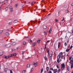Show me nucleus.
Segmentation results:
<instances>
[{
  "instance_id": "nucleus-1",
  "label": "nucleus",
  "mask_w": 73,
  "mask_h": 73,
  "mask_svg": "<svg viewBox=\"0 0 73 73\" xmlns=\"http://www.w3.org/2000/svg\"><path fill=\"white\" fill-rule=\"evenodd\" d=\"M10 11L11 12H13V7H12L11 6L10 7Z\"/></svg>"
},
{
  "instance_id": "nucleus-2",
  "label": "nucleus",
  "mask_w": 73,
  "mask_h": 73,
  "mask_svg": "<svg viewBox=\"0 0 73 73\" xmlns=\"http://www.w3.org/2000/svg\"><path fill=\"white\" fill-rule=\"evenodd\" d=\"M61 66H62L61 68H65V64L63 63L61 64Z\"/></svg>"
},
{
  "instance_id": "nucleus-3",
  "label": "nucleus",
  "mask_w": 73,
  "mask_h": 73,
  "mask_svg": "<svg viewBox=\"0 0 73 73\" xmlns=\"http://www.w3.org/2000/svg\"><path fill=\"white\" fill-rule=\"evenodd\" d=\"M33 65H35V66H36L37 65V62H36V63H33Z\"/></svg>"
},
{
  "instance_id": "nucleus-4",
  "label": "nucleus",
  "mask_w": 73,
  "mask_h": 73,
  "mask_svg": "<svg viewBox=\"0 0 73 73\" xmlns=\"http://www.w3.org/2000/svg\"><path fill=\"white\" fill-rule=\"evenodd\" d=\"M52 54H50L49 55V58H50V60H52Z\"/></svg>"
},
{
  "instance_id": "nucleus-5",
  "label": "nucleus",
  "mask_w": 73,
  "mask_h": 73,
  "mask_svg": "<svg viewBox=\"0 0 73 73\" xmlns=\"http://www.w3.org/2000/svg\"><path fill=\"white\" fill-rule=\"evenodd\" d=\"M61 57L62 59H64V60H65V55H62Z\"/></svg>"
},
{
  "instance_id": "nucleus-6",
  "label": "nucleus",
  "mask_w": 73,
  "mask_h": 73,
  "mask_svg": "<svg viewBox=\"0 0 73 73\" xmlns=\"http://www.w3.org/2000/svg\"><path fill=\"white\" fill-rule=\"evenodd\" d=\"M60 56H63V53L62 52H61L59 54V55Z\"/></svg>"
},
{
  "instance_id": "nucleus-7",
  "label": "nucleus",
  "mask_w": 73,
  "mask_h": 73,
  "mask_svg": "<svg viewBox=\"0 0 73 73\" xmlns=\"http://www.w3.org/2000/svg\"><path fill=\"white\" fill-rule=\"evenodd\" d=\"M5 35L6 36H8L9 35V33H8V32H6L5 33Z\"/></svg>"
},
{
  "instance_id": "nucleus-8",
  "label": "nucleus",
  "mask_w": 73,
  "mask_h": 73,
  "mask_svg": "<svg viewBox=\"0 0 73 73\" xmlns=\"http://www.w3.org/2000/svg\"><path fill=\"white\" fill-rule=\"evenodd\" d=\"M6 46H7V48H9V47H10V46H11V44H7V45H6Z\"/></svg>"
},
{
  "instance_id": "nucleus-9",
  "label": "nucleus",
  "mask_w": 73,
  "mask_h": 73,
  "mask_svg": "<svg viewBox=\"0 0 73 73\" xmlns=\"http://www.w3.org/2000/svg\"><path fill=\"white\" fill-rule=\"evenodd\" d=\"M49 48H47V53L48 54H49Z\"/></svg>"
},
{
  "instance_id": "nucleus-10",
  "label": "nucleus",
  "mask_w": 73,
  "mask_h": 73,
  "mask_svg": "<svg viewBox=\"0 0 73 73\" xmlns=\"http://www.w3.org/2000/svg\"><path fill=\"white\" fill-rule=\"evenodd\" d=\"M69 68H70V67L68 66L67 68V71H69Z\"/></svg>"
},
{
  "instance_id": "nucleus-11",
  "label": "nucleus",
  "mask_w": 73,
  "mask_h": 73,
  "mask_svg": "<svg viewBox=\"0 0 73 73\" xmlns=\"http://www.w3.org/2000/svg\"><path fill=\"white\" fill-rule=\"evenodd\" d=\"M17 22H18V21L17 20H15L14 21L13 23H17Z\"/></svg>"
},
{
  "instance_id": "nucleus-12",
  "label": "nucleus",
  "mask_w": 73,
  "mask_h": 73,
  "mask_svg": "<svg viewBox=\"0 0 73 73\" xmlns=\"http://www.w3.org/2000/svg\"><path fill=\"white\" fill-rule=\"evenodd\" d=\"M4 57L5 58H6V59L7 58H8V56H7L5 55L4 56Z\"/></svg>"
},
{
  "instance_id": "nucleus-13",
  "label": "nucleus",
  "mask_w": 73,
  "mask_h": 73,
  "mask_svg": "<svg viewBox=\"0 0 73 73\" xmlns=\"http://www.w3.org/2000/svg\"><path fill=\"white\" fill-rule=\"evenodd\" d=\"M30 64H28L27 65V68H30Z\"/></svg>"
},
{
  "instance_id": "nucleus-14",
  "label": "nucleus",
  "mask_w": 73,
  "mask_h": 73,
  "mask_svg": "<svg viewBox=\"0 0 73 73\" xmlns=\"http://www.w3.org/2000/svg\"><path fill=\"white\" fill-rule=\"evenodd\" d=\"M3 52H0V56H1L3 55Z\"/></svg>"
},
{
  "instance_id": "nucleus-15",
  "label": "nucleus",
  "mask_w": 73,
  "mask_h": 73,
  "mask_svg": "<svg viewBox=\"0 0 73 73\" xmlns=\"http://www.w3.org/2000/svg\"><path fill=\"white\" fill-rule=\"evenodd\" d=\"M52 31V30H51V28H50V29L49 30V33L50 34L51 33V32Z\"/></svg>"
},
{
  "instance_id": "nucleus-16",
  "label": "nucleus",
  "mask_w": 73,
  "mask_h": 73,
  "mask_svg": "<svg viewBox=\"0 0 73 73\" xmlns=\"http://www.w3.org/2000/svg\"><path fill=\"white\" fill-rule=\"evenodd\" d=\"M4 70H5V72H7V70H8V68H5V69Z\"/></svg>"
},
{
  "instance_id": "nucleus-17",
  "label": "nucleus",
  "mask_w": 73,
  "mask_h": 73,
  "mask_svg": "<svg viewBox=\"0 0 73 73\" xmlns=\"http://www.w3.org/2000/svg\"><path fill=\"white\" fill-rule=\"evenodd\" d=\"M46 69L47 71H48V70H49V67H47Z\"/></svg>"
},
{
  "instance_id": "nucleus-18",
  "label": "nucleus",
  "mask_w": 73,
  "mask_h": 73,
  "mask_svg": "<svg viewBox=\"0 0 73 73\" xmlns=\"http://www.w3.org/2000/svg\"><path fill=\"white\" fill-rule=\"evenodd\" d=\"M60 57H61V56H59V55L58 56H57V58L58 59H59V58H60Z\"/></svg>"
},
{
  "instance_id": "nucleus-19",
  "label": "nucleus",
  "mask_w": 73,
  "mask_h": 73,
  "mask_svg": "<svg viewBox=\"0 0 73 73\" xmlns=\"http://www.w3.org/2000/svg\"><path fill=\"white\" fill-rule=\"evenodd\" d=\"M60 43L59 42L58 43V48H60Z\"/></svg>"
},
{
  "instance_id": "nucleus-20",
  "label": "nucleus",
  "mask_w": 73,
  "mask_h": 73,
  "mask_svg": "<svg viewBox=\"0 0 73 73\" xmlns=\"http://www.w3.org/2000/svg\"><path fill=\"white\" fill-rule=\"evenodd\" d=\"M40 41L41 40L40 39H38V40L37 41V42H38V43H40Z\"/></svg>"
},
{
  "instance_id": "nucleus-21",
  "label": "nucleus",
  "mask_w": 73,
  "mask_h": 73,
  "mask_svg": "<svg viewBox=\"0 0 73 73\" xmlns=\"http://www.w3.org/2000/svg\"><path fill=\"white\" fill-rule=\"evenodd\" d=\"M43 70H44V69H43V68H42V69H41L40 73H42V72H43Z\"/></svg>"
},
{
  "instance_id": "nucleus-22",
  "label": "nucleus",
  "mask_w": 73,
  "mask_h": 73,
  "mask_svg": "<svg viewBox=\"0 0 73 73\" xmlns=\"http://www.w3.org/2000/svg\"><path fill=\"white\" fill-rule=\"evenodd\" d=\"M3 32V30H1L0 31V34H1Z\"/></svg>"
},
{
  "instance_id": "nucleus-23",
  "label": "nucleus",
  "mask_w": 73,
  "mask_h": 73,
  "mask_svg": "<svg viewBox=\"0 0 73 73\" xmlns=\"http://www.w3.org/2000/svg\"><path fill=\"white\" fill-rule=\"evenodd\" d=\"M43 28L44 29H46V26H43Z\"/></svg>"
},
{
  "instance_id": "nucleus-24",
  "label": "nucleus",
  "mask_w": 73,
  "mask_h": 73,
  "mask_svg": "<svg viewBox=\"0 0 73 73\" xmlns=\"http://www.w3.org/2000/svg\"><path fill=\"white\" fill-rule=\"evenodd\" d=\"M69 50H70V49H67L66 50V52H69Z\"/></svg>"
},
{
  "instance_id": "nucleus-25",
  "label": "nucleus",
  "mask_w": 73,
  "mask_h": 73,
  "mask_svg": "<svg viewBox=\"0 0 73 73\" xmlns=\"http://www.w3.org/2000/svg\"><path fill=\"white\" fill-rule=\"evenodd\" d=\"M54 72H57V70L54 69Z\"/></svg>"
},
{
  "instance_id": "nucleus-26",
  "label": "nucleus",
  "mask_w": 73,
  "mask_h": 73,
  "mask_svg": "<svg viewBox=\"0 0 73 73\" xmlns=\"http://www.w3.org/2000/svg\"><path fill=\"white\" fill-rule=\"evenodd\" d=\"M15 44H16V43L15 42H13V44H12V45L13 46H14V45H15Z\"/></svg>"
},
{
  "instance_id": "nucleus-27",
  "label": "nucleus",
  "mask_w": 73,
  "mask_h": 73,
  "mask_svg": "<svg viewBox=\"0 0 73 73\" xmlns=\"http://www.w3.org/2000/svg\"><path fill=\"white\" fill-rule=\"evenodd\" d=\"M70 63H71V64H73V61L72 60H70Z\"/></svg>"
},
{
  "instance_id": "nucleus-28",
  "label": "nucleus",
  "mask_w": 73,
  "mask_h": 73,
  "mask_svg": "<svg viewBox=\"0 0 73 73\" xmlns=\"http://www.w3.org/2000/svg\"><path fill=\"white\" fill-rule=\"evenodd\" d=\"M23 45H25L26 44V42H23Z\"/></svg>"
},
{
  "instance_id": "nucleus-29",
  "label": "nucleus",
  "mask_w": 73,
  "mask_h": 73,
  "mask_svg": "<svg viewBox=\"0 0 73 73\" xmlns=\"http://www.w3.org/2000/svg\"><path fill=\"white\" fill-rule=\"evenodd\" d=\"M7 56L8 57V58H9V57H11V56H12V54H10Z\"/></svg>"
},
{
  "instance_id": "nucleus-30",
  "label": "nucleus",
  "mask_w": 73,
  "mask_h": 73,
  "mask_svg": "<svg viewBox=\"0 0 73 73\" xmlns=\"http://www.w3.org/2000/svg\"><path fill=\"white\" fill-rule=\"evenodd\" d=\"M36 3V2H33L31 3L32 5H33V4H34L35 3Z\"/></svg>"
},
{
  "instance_id": "nucleus-31",
  "label": "nucleus",
  "mask_w": 73,
  "mask_h": 73,
  "mask_svg": "<svg viewBox=\"0 0 73 73\" xmlns=\"http://www.w3.org/2000/svg\"><path fill=\"white\" fill-rule=\"evenodd\" d=\"M42 12H45V9H43V10H42Z\"/></svg>"
},
{
  "instance_id": "nucleus-32",
  "label": "nucleus",
  "mask_w": 73,
  "mask_h": 73,
  "mask_svg": "<svg viewBox=\"0 0 73 73\" xmlns=\"http://www.w3.org/2000/svg\"><path fill=\"white\" fill-rule=\"evenodd\" d=\"M9 25H11L12 24V22H11L9 23Z\"/></svg>"
},
{
  "instance_id": "nucleus-33",
  "label": "nucleus",
  "mask_w": 73,
  "mask_h": 73,
  "mask_svg": "<svg viewBox=\"0 0 73 73\" xmlns=\"http://www.w3.org/2000/svg\"><path fill=\"white\" fill-rule=\"evenodd\" d=\"M33 68H32L30 70L31 72H32L33 71Z\"/></svg>"
},
{
  "instance_id": "nucleus-34",
  "label": "nucleus",
  "mask_w": 73,
  "mask_h": 73,
  "mask_svg": "<svg viewBox=\"0 0 73 73\" xmlns=\"http://www.w3.org/2000/svg\"><path fill=\"white\" fill-rule=\"evenodd\" d=\"M72 56H70L69 57V60H71V59H72Z\"/></svg>"
},
{
  "instance_id": "nucleus-35",
  "label": "nucleus",
  "mask_w": 73,
  "mask_h": 73,
  "mask_svg": "<svg viewBox=\"0 0 73 73\" xmlns=\"http://www.w3.org/2000/svg\"><path fill=\"white\" fill-rule=\"evenodd\" d=\"M28 41L29 42H32V40H28Z\"/></svg>"
},
{
  "instance_id": "nucleus-36",
  "label": "nucleus",
  "mask_w": 73,
  "mask_h": 73,
  "mask_svg": "<svg viewBox=\"0 0 73 73\" xmlns=\"http://www.w3.org/2000/svg\"><path fill=\"white\" fill-rule=\"evenodd\" d=\"M63 8H66V6H64L63 7Z\"/></svg>"
},
{
  "instance_id": "nucleus-37",
  "label": "nucleus",
  "mask_w": 73,
  "mask_h": 73,
  "mask_svg": "<svg viewBox=\"0 0 73 73\" xmlns=\"http://www.w3.org/2000/svg\"><path fill=\"white\" fill-rule=\"evenodd\" d=\"M17 5H18L17 4H16L15 5V7H16V8L17 7Z\"/></svg>"
},
{
  "instance_id": "nucleus-38",
  "label": "nucleus",
  "mask_w": 73,
  "mask_h": 73,
  "mask_svg": "<svg viewBox=\"0 0 73 73\" xmlns=\"http://www.w3.org/2000/svg\"><path fill=\"white\" fill-rule=\"evenodd\" d=\"M57 62H58V63H59V62H60V60H59V59H58L57 60Z\"/></svg>"
},
{
  "instance_id": "nucleus-39",
  "label": "nucleus",
  "mask_w": 73,
  "mask_h": 73,
  "mask_svg": "<svg viewBox=\"0 0 73 73\" xmlns=\"http://www.w3.org/2000/svg\"><path fill=\"white\" fill-rule=\"evenodd\" d=\"M16 56V53H14L13 54V56Z\"/></svg>"
},
{
  "instance_id": "nucleus-40",
  "label": "nucleus",
  "mask_w": 73,
  "mask_h": 73,
  "mask_svg": "<svg viewBox=\"0 0 73 73\" xmlns=\"http://www.w3.org/2000/svg\"><path fill=\"white\" fill-rule=\"evenodd\" d=\"M37 22L39 23V24H40L41 23V21H37Z\"/></svg>"
},
{
  "instance_id": "nucleus-41",
  "label": "nucleus",
  "mask_w": 73,
  "mask_h": 73,
  "mask_svg": "<svg viewBox=\"0 0 73 73\" xmlns=\"http://www.w3.org/2000/svg\"><path fill=\"white\" fill-rule=\"evenodd\" d=\"M8 7H7L6 8V11H7V10H8Z\"/></svg>"
},
{
  "instance_id": "nucleus-42",
  "label": "nucleus",
  "mask_w": 73,
  "mask_h": 73,
  "mask_svg": "<svg viewBox=\"0 0 73 73\" xmlns=\"http://www.w3.org/2000/svg\"><path fill=\"white\" fill-rule=\"evenodd\" d=\"M61 70H60V69H59L58 70V72H60V71Z\"/></svg>"
},
{
  "instance_id": "nucleus-43",
  "label": "nucleus",
  "mask_w": 73,
  "mask_h": 73,
  "mask_svg": "<svg viewBox=\"0 0 73 73\" xmlns=\"http://www.w3.org/2000/svg\"><path fill=\"white\" fill-rule=\"evenodd\" d=\"M64 20V18H63V19L61 20L62 21H63Z\"/></svg>"
},
{
  "instance_id": "nucleus-44",
  "label": "nucleus",
  "mask_w": 73,
  "mask_h": 73,
  "mask_svg": "<svg viewBox=\"0 0 73 73\" xmlns=\"http://www.w3.org/2000/svg\"><path fill=\"white\" fill-rule=\"evenodd\" d=\"M33 46H35V43H33Z\"/></svg>"
},
{
  "instance_id": "nucleus-45",
  "label": "nucleus",
  "mask_w": 73,
  "mask_h": 73,
  "mask_svg": "<svg viewBox=\"0 0 73 73\" xmlns=\"http://www.w3.org/2000/svg\"><path fill=\"white\" fill-rule=\"evenodd\" d=\"M73 67V64L71 66V68H72Z\"/></svg>"
},
{
  "instance_id": "nucleus-46",
  "label": "nucleus",
  "mask_w": 73,
  "mask_h": 73,
  "mask_svg": "<svg viewBox=\"0 0 73 73\" xmlns=\"http://www.w3.org/2000/svg\"><path fill=\"white\" fill-rule=\"evenodd\" d=\"M31 22H33V23H35V22H36V21H31Z\"/></svg>"
},
{
  "instance_id": "nucleus-47",
  "label": "nucleus",
  "mask_w": 73,
  "mask_h": 73,
  "mask_svg": "<svg viewBox=\"0 0 73 73\" xmlns=\"http://www.w3.org/2000/svg\"><path fill=\"white\" fill-rule=\"evenodd\" d=\"M48 73H52V71H49L48 72Z\"/></svg>"
},
{
  "instance_id": "nucleus-48",
  "label": "nucleus",
  "mask_w": 73,
  "mask_h": 73,
  "mask_svg": "<svg viewBox=\"0 0 73 73\" xmlns=\"http://www.w3.org/2000/svg\"><path fill=\"white\" fill-rule=\"evenodd\" d=\"M50 42V41L48 40L47 41V42H46V43H48V42Z\"/></svg>"
},
{
  "instance_id": "nucleus-49",
  "label": "nucleus",
  "mask_w": 73,
  "mask_h": 73,
  "mask_svg": "<svg viewBox=\"0 0 73 73\" xmlns=\"http://www.w3.org/2000/svg\"><path fill=\"white\" fill-rule=\"evenodd\" d=\"M10 73H13V72H12V71L11 70H10Z\"/></svg>"
},
{
  "instance_id": "nucleus-50",
  "label": "nucleus",
  "mask_w": 73,
  "mask_h": 73,
  "mask_svg": "<svg viewBox=\"0 0 73 73\" xmlns=\"http://www.w3.org/2000/svg\"><path fill=\"white\" fill-rule=\"evenodd\" d=\"M64 45H65V46H66V45H67V43H65L64 44Z\"/></svg>"
},
{
  "instance_id": "nucleus-51",
  "label": "nucleus",
  "mask_w": 73,
  "mask_h": 73,
  "mask_svg": "<svg viewBox=\"0 0 73 73\" xmlns=\"http://www.w3.org/2000/svg\"><path fill=\"white\" fill-rule=\"evenodd\" d=\"M45 49H46V44L45 45V48L44 49V50H45Z\"/></svg>"
},
{
  "instance_id": "nucleus-52",
  "label": "nucleus",
  "mask_w": 73,
  "mask_h": 73,
  "mask_svg": "<svg viewBox=\"0 0 73 73\" xmlns=\"http://www.w3.org/2000/svg\"><path fill=\"white\" fill-rule=\"evenodd\" d=\"M44 35H46V32L44 31Z\"/></svg>"
},
{
  "instance_id": "nucleus-53",
  "label": "nucleus",
  "mask_w": 73,
  "mask_h": 73,
  "mask_svg": "<svg viewBox=\"0 0 73 73\" xmlns=\"http://www.w3.org/2000/svg\"><path fill=\"white\" fill-rule=\"evenodd\" d=\"M26 72V70H24V71H23V72H25H25Z\"/></svg>"
},
{
  "instance_id": "nucleus-54",
  "label": "nucleus",
  "mask_w": 73,
  "mask_h": 73,
  "mask_svg": "<svg viewBox=\"0 0 73 73\" xmlns=\"http://www.w3.org/2000/svg\"><path fill=\"white\" fill-rule=\"evenodd\" d=\"M50 70H53V68H52L50 69Z\"/></svg>"
},
{
  "instance_id": "nucleus-55",
  "label": "nucleus",
  "mask_w": 73,
  "mask_h": 73,
  "mask_svg": "<svg viewBox=\"0 0 73 73\" xmlns=\"http://www.w3.org/2000/svg\"><path fill=\"white\" fill-rule=\"evenodd\" d=\"M44 59L45 60V61H46V56H45L44 58Z\"/></svg>"
},
{
  "instance_id": "nucleus-56",
  "label": "nucleus",
  "mask_w": 73,
  "mask_h": 73,
  "mask_svg": "<svg viewBox=\"0 0 73 73\" xmlns=\"http://www.w3.org/2000/svg\"><path fill=\"white\" fill-rule=\"evenodd\" d=\"M56 67L57 68H59V67L57 65L56 66Z\"/></svg>"
},
{
  "instance_id": "nucleus-57",
  "label": "nucleus",
  "mask_w": 73,
  "mask_h": 73,
  "mask_svg": "<svg viewBox=\"0 0 73 73\" xmlns=\"http://www.w3.org/2000/svg\"><path fill=\"white\" fill-rule=\"evenodd\" d=\"M56 22H58V20H57V19H56Z\"/></svg>"
},
{
  "instance_id": "nucleus-58",
  "label": "nucleus",
  "mask_w": 73,
  "mask_h": 73,
  "mask_svg": "<svg viewBox=\"0 0 73 73\" xmlns=\"http://www.w3.org/2000/svg\"><path fill=\"white\" fill-rule=\"evenodd\" d=\"M73 48V46H71L70 48Z\"/></svg>"
},
{
  "instance_id": "nucleus-59",
  "label": "nucleus",
  "mask_w": 73,
  "mask_h": 73,
  "mask_svg": "<svg viewBox=\"0 0 73 73\" xmlns=\"http://www.w3.org/2000/svg\"><path fill=\"white\" fill-rule=\"evenodd\" d=\"M66 12H69V11H68V10H67L66 11Z\"/></svg>"
},
{
  "instance_id": "nucleus-60",
  "label": "nucleus",
  "mask_w": 73,
  "mask_h": 73,
  "mask_svg": "<svg viewBox=\"0 0 73 73\" xmlns=\"http://www.w3.org/2000/svg\"><path fill=\"white\" fill-rule=\"evenodd\" d=\"M1 6H0V11H1Z\"/></svg>"
},
{
  "instance_id": "nucleus-61",
  "label": "nucleus",
  "mask_w": 73,
  "mask_h": 73,
  "mask_svg": "<svg viewBox=\"0 0 73 73\" xmlns=\"http://www.w3.org/2000/svg\"><path fill=\"white\" fill-rule=\"evenodd\" d=\"M71 5H72V6H73V3H72L71 4Z\"/></svg>"
},
{
  "instance_id": "nucleus-62",
  "label": "nucleus",
  "mask_w": 73,
  "mask_h": 73,
  "mask_svg": "<svg viewBox=\"0 0 73 73\" xmlns=\"http://www.w3.org/2000/svg\"><path fill=\"white\" fill-rule=\"evenodd\" d=\"M22 54L23 55V54H24V52H22Z\"/></svg>"
},
{
  "instance_id": "nucleus-63",
  "label": "nucleus",
  "mask_w": 73,
  "mask_h": 73,
  "mask_svg": "<svg viewBox=\"0 0 73 73\" xmlns=\"http://www.w3.org/2000/svg\"><path fill=\"white\" fill-rule=\"evenodd\" d=\"M60 62L62 61V60H61V59H60Z\"/></svg>"
},
{
  "instance_id": "nucleus-64",
  "label": "nucleus",
  "mask_w": 73,
  "mask_h": 73,
  "mask_svg": "<svg viewBox=\"0 0 73 73\" xmlns=\"http://www.w3.org/2000/svg\"><path fill=\"white\" fill-rule=\"evenodd\" d=\"M41 50H43V48H41Z\"/></svg>"
}]
</instances>
